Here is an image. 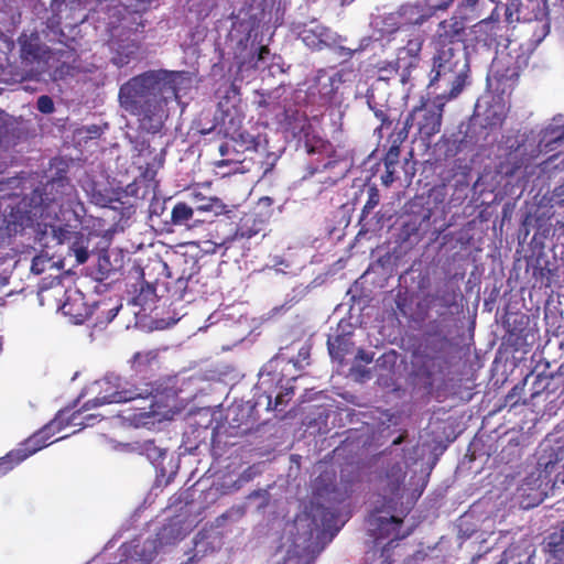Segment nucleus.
I'll return each instance as SVG.
<instances>
[{
    "label": "nucleus",
    "mask_w": 564,
    "mask_h": 564,
    "mask_svg": "<svg viewBox=\"0 0 564 564\" xmlns=\"http://www.w3.org/2000/svg\"><path fill=\"white\" fill-rule=\"evenodd\" d=\"M466 36V24L456 15L441 21L434 35V47H462Z\"/></svg>",
    "instance_id": "nucleus-9"
},
{
    "label": "nucleus",
    "mask_w": 564,
    "mask_h": 564,
    "mask_svg": "<svg viewBox=\"0 0 564 564\" xmlns=\"http://www.w3.org/2000/svg\"><path fill=\"white\" fill-rule=\"evenodd\" d=\"M139 50L140 44L134 41L120 45L117 50L116 55L112 57V63L118 67H123L128 65L131 61L138 58Z\"/></svg>",
    "instance_id": "nucleus-21"
},
{
    "label": "nucleus",
    "mask_w": 564,
    "mask_h": 564,
    "mask_svg": "<svg viewBox=\"0 0 564 564\" xmlns=\"http://www.w3.org/2000/svg\"><path fill=\"white\" fill-rule=\"evenodd\" d=\"M372 354H368L364 349H359L356 355V359L361 360L366 364H370L372 361Z\"/></svg>",
    "instance_id": "nucleus-55"
},
{
    "label": "nucleus",
    "mask_w": 564,
    "mask_h": 564,
    "mask_svg": "<svg viewBox=\"0 0 564 564\" xmlns=\"http://www.w3.org/2000/svg\"><path fill=\"white\" fill-rule=\"evenodd\" d=\"M496 10L497 8L488 18L481 19L471 26L470 31L476 43L485 46L499 44L498 37L500 36L499 32L501 31V25L499 14L496 13Z\"/></svg>",
    "instance_id": "nucleus-11"
},
{
    "label": "nucleus",
    "mask_w": 564,
    "mask_h": 564,
    "mask_svg": "<svg viewBox=\"0 0 564 564\" xmlns=\"http://www.w3.org/2000/svg\"><path fill=\"white\" fill-rule=\"evenodd\" d=\"M194 209L186 203H177L171 213V220L176 226H187L193 218Z\"/></svg>",
    "instance_id": "nucleus-26"
},
{
    "label": "nucleus",
    "mask_w": 564,
    "mask_h": 564,
    "mask_svg": "<svg viewBox=\"0 0 564 564\" xmlns=\"http://www.w3.org/2000/svg\"><path fill=\"white\" fill-rule=\"evenodd\" d=\"M370 108L373 110V113L378 120H380V126L376 129V132L379 134L380 138H382V130L384 128H390L393 120L390 118L388 110L382 108H375L370 106Z\"/></svg>",
    "instance_id": "nucleus-40"
},
{
    "label": "nucleus",
    "mask_w": 564,
    "mask_h": 564,
    "mask_svg": "<svg viewBox=\"0 0 564 564\" xmlns=\"http://www.w3.org/2000/svg\"><path fill=\"white\" fill-rule=\"evenodd\" d=\"M158 361L155 350L138 351L130 359V367L135 377L145 380L153 370V365Z\"/></svg>",
    "instance_id": "nucleus-17"
},
{
    "label": "nucleus",
    "mask_w": 564,
    "mask_h": 564,
    "mask_svg": "<svg viewBox=\"0 0 564 564\" xmlns=\"http://www.w3.org/2000/svg\"><path fill=\"white\" fill-rule=\"evenodd\" d=\"M159 208L163 209L162 204L159 200L152 202L150 205V213L159 215Z\"/></svg>",
    "instance_id": "nucleus-57"
},
{
    "label": "nucleus",
    "mask_w": 564,
    "mask_h": 564,
    "mask_svg": "<svg viewBox=\"0 0 564 564\" xmlns=\"http://www.w3.org/2000/svg\"><path fill=\"white\" fill-rule=\"evenodd\" d=\"M546 547L554 558H564V528L549 535Z\"/></svg>",
    "instance_id": "nucleus-25"
},
{
    "label": "nucleus",
    "mask_w": 564,
    "mask_h": 564,
    "mask_svg": "<svg viewBox=\"0 0 564 564\" xmlns=\"http://www.w3.org/2000/svg\"><path fill=\"white\" fill-rule=\"evenodd\" d=\"M564 141V117L553 118L552 122L544 129L543 135L536 150L541 152H552L558 148Z\"/></svg>",
    "instance_id": "nucleus-14"
},
{
    "label": "nucleus",
    "mask_w": 564,
    "mask_h": 564,
    "mask_svg": "<svg viewBox=\"0 0 564 564\" xmlns=\"http://www.w3.org/2000/svg\"><path fill=\"white\" fill-rule=\"evenodd\" d=\"M388 143H389V149L384 155L383 162H384V166L387 169H390L391 165H397L399 162L401 145L393 143V142H388Z\"/></svg>",
    "instance_id": "nucleus-42"
},
{
    "label": "nucleus",
    "mask_w": 564,
    "mask_h": 564,
    "mask_svg": "<svg viewBox=\"0 0 564 564\" xmlns=\"http://www.w3.org/2000/svg\"><path fill=\"white\" fill-rule=\"evenodd\" d=\"M530 375H528L522 382L516 384L510 392L505 398V405H509L510 408H514L520 403L521 394L524 391V388L529 381Z\"/></svg>",
    "instance_id": "nucleus-34"
},
{
    "label": "nucleus",
    "mask_w": 564,
    "mask_h": 564,
    "mask_svg": "<svg viewBox=\"0 0 564 564\" xmlns=\"http://www.w3.org/2000/svg\"><path fill=\"white\" fill-rule=\"evenodd\" d=\"M90 199L98 206H107L112 202L109 195L104 194L101 191L96 189L95 187L90 192Z\"/></svg>",
    "instance_id": "nucleus-46"
},
{
    "label": "nucleus",
    "mask_w": 564,
    "mask_h": 564,
    "mask_svg": "<svg viewBox=\"0 0 564 564\" xmlns=\"http://www.w3.org/2000/svg\"><path fill=\"white\" fill-rule=\"evenodd\" d=\"M48 263H50V259H47L43 256H36L32 260L31 271L34 274H42L46 270V267Z\"/></svg>",
    "instance_id": "nucleus-45"
},
{
    "label": "nucleus",
    "mask_w": 564,
    "mask_h": 564,
    "mask_svg": "<svg viewBox=\"0 0 564 564\" xmlns=\"http://www.w3.org/2000/svg\"><path fill=\"white\" fill-rule=\"evenodd\" d=\"M506 119L505 106L496 104L489 106L485 111L484 127L489 129L499 128Z\"/></svg>",
    "instance_id": "nucleus-24"
},
{
    "label": "nucleus",
    "mask_w": 564,
    "mask_h": 564,
    "mask_svg": "<svg viewBox=\"0 0 564 564\" xmlns=\"http://www.w3.org/2000/svg\"><path fill=\"white\" fill-rule=\"evenodd\" d=\"M437 372H442V366L438 358L429 355L423 356L422 364L419 367V373L426 379L432 380Z\"/></svg>",
    "instance_id": "nucleus-29"
},
{
    "label": "nucleus",
    "mask_w": 564,
    "mask_h": 564,
    "mask_svg": "<svg viewBox=\"0 0 564 564\" xmlns=\"http://www.w3.org/2000/svg\"><path fill=\"white\" fill-rule=\"evenodd\" d=\"M36 108L40 112L50 115L54 111V101L47 95H42L37 98Z\"/></svg>",
    "instance_id": "nucleus-44"
},
{
    "label": "nucleus",
    "mask_w": 564,
    "mask_h": 564,
    "mask_svg": "<svg viewBox=\"0 0 564 564\" xmlns=\"http://www.w3.org/2000/svg\"><path fill=\"white\" fill-rule=\"evenodd\" d=\"M552 169L564 171V150L550 155L546 160L541 162V174Z\"/></svg>",
    "instance_id": "nucleus-33"
},
{
    "label": "nucleus",
    "mask_w": 564,
    "mask_h": 564,
    "mask_svg": "<svg viewBox=\"0 0 564 564\" xmlns=\"http://www.w3.org/2000/svg\"><path fill=\"white\" fill-rule=\"evenodd\" d=\"M257 110L260 115H264L265 110L270 112L276 111V105L269 100V96L265 94H259V99L254 101Z\"/></svg>",
    "instance_id": "nucleus-43"
},
{
    "label": "nucleus",
    "mask_w": 564,
    "mask_h": 564,
    "mask_svg": "<svg viewBox=\"0 0 564 564\" xmlns=\"http://www.w3.org/2000/svg\"><path fill=\"white\" fill-rule=\"evenodd\" d=\"M158 414L155 409V402L151 400L148 408H142L139 412L133 413L130 416V421L135 425H147L152 422V419Z\"/></svg>",
    "instance_id": "nucleus-30"
},
{
    "label": "nucleus",
    "mask_w": 564,
    "mask_h": 564,
    "mask_svg": "<svg viewBox=\"0 0 564 564\" xmlns=\"http://www.w3.org/2000/svg\"><path fill=\"white\" fill-rule=\"evenodd\" d=\"M151 3V0H137V11H145Z\"/></svg>",
    "instance_id": "nucleus-56"
},
{
    "label": "nucleus",
    "mask_w": 564,
    "mask_h": 564,
    "mask_svg": "<svg viewBox=\"0 0 564 564\" xmlns=\"http://www.w3.org/2000/svg\"><path fill=\"white\" fill-rule=\"evenodd\" d=\"M373 522L371 524L376 525V529L379 531L377 534V539L388 538L393 535L394 539H399V530L403 523L402 519L391 516L389 518L386 517H373Z\"/></svg>",
    "instance_id": "nucleus-19"
},
{
    "label": "nucleus",
    "mask_w": 564,
    "mask_h": 564,
    "mask_svg": "<svg viewBox=\"0 0 564 564\" xmlns=\"http://www.w3.org/2000/svg\"><path fill=\"white\" fill-rule=\"evenodd\" d=\"M228 164V160H220L216 163L217 166H225Z\"/></svg>",
    "instance_id": "nucleus-64"
},
{
    "label": "nucleus",
    "mask_w": 564,
    "mask_h": 564,
    "mask_svg": "<svg viewBox=\"0 0 564 564\" xmlns=\"http://www.w3.org/2000/svg\"><path fill=\"white\" fill-rule=\"evenodd\" d=\"M310 358V347L304 346L302 347L299 352L295 360V365H300L302 361H306Z\"/></svg>",
    "instance_id": "nucleus-54"
},
{
    "label": "nucleus",
    "mask_w": 564,
    "mask_h": 564,
    "mask_svg": "<svg viewBox=\"0 0 564 564\" xmlns=\"http://www.w3.org/2000/svg\"><path fill=\"white\" fill-rule=\"evenodd\" d=\"M270 53V50L268 46H259L257 48V54L256 55H252V58L251 61L253 62V67H258V63L260 61H263L267 55H269Z\"/></svg>",
    "instance_id": "nucleus-51"
},
{
    "label": "nucleus",
    "mask_w": 564,
    "mask_h": 564,
    "mask_svg": "<svg viewBox=\"0 0 564 564\" xmlns=\"http://www.w3.org/2000/svg\"><path fill=\"white\" fill-rule=\"evenodd\" d=\"M155 296V289L153 285L147 283L145 286L141 288L140 294L137 296V303L143 305L148 300H152Z\"/></svg>",
    "instance_id": "nucleus-47"
},
{
    "label": "nucleus",
    "mask_w": 564,
    "mask_h": 564,
    "mask_svg": "<svg viewBox=\"0 0 564 564\" xmlns=\"http://www.w3.org/2000/svg\"><path fill=\"white\" fill-rule=\"evenodd\" d=\"M291 394H293V388H286L284 393L279 392L275 395L273 409H276L278 406L282 405L285 402L284 397H290Z\"/></svg>",
    "instance_id": "nucleus-53"
},
{
    "label": "nucleus",
    "mask_w": 564,
    "mask_h": 564,
    "mask_svg": "<svg viewBox=\"0 0 564 564\" xmlns=\"http://www.w3.org/2000/svg\"><path fill=\"white\" fill-rule=\"evenodd\" d=\"M118 564H148L142 554L134 551L133 554L127 555L124 558L120 560Z\"/></svg>",
    "instance_id": "nucleus-50"
},
{
    "label": "nucleus",
    "mask_w": 564,
    "mask_h": 564,
    "mask_svg": "<svg viewBox=\"0 0 564 564\" xmlns=\"http://www.w3.org/2000/svg\"><path fill=\"white\" fill-rule=\"evenodd\" d=\"M176 74L166 69H151L131 77L119 88L120 106L137 117L148 132H159L167 117V95H176Z\"/></svg>",
    "instance_id": "nucleus-2"
},
{
    "label": "nucleus",
    "mask_w": 564,
    "mask_h": 564,
    "mask_svg": "<svg viewBox=\"0 0 564 564\" xmlns=\"http://www.w3.org/2000/svg\"><path fill=\"white\" fill-rule=\"evenodd\" d=\"M378 77L381 80H389L397 75L400 76L399 69L397 68L395 61H384L378 64Z\"/></svg>",
    "instance_id": "nucleus-36"
},
{
    "label": "nucleus",
    "mask_w": 564,
    "mask_h": 564,
    "mask_svg": "<svg viewBox=\"0 0 564 564\" xmlns=\"http://www.w3.org/2000/svg\"><path fill=\"white\" fill-rule=\"evenodd\" d=\"M99 392L93 402L94 406L124 403L137 399L154 398L159 391L158 384L153 381H144L141 384L131 383L124 378L108 373L97 382Z\"/></svg>",
    "instance_id": "nucleus-6"
},
{
    "label": "nucleus",
    "mask_w": 564,
    "mask_h": 564,
    "mask_svg": "<svg viewBox=\"0 0 564 564\" xmlns=\"http://www.w3.org/2000/svg\"><path fill=\"white\" fill-rule=\"evenodd\" d=\"M57 215L58 216L56 218L51 220V224L48 226L53 227V221H55V220H59V221L64 223V227H58L57 229H53L55 232V236L57 237L59 242L70 240L72 238L77 239L78 232L75 231L74 229H76L78 226L82 225V220H83L85 214L83 216H80L78 218V220L72 219L70 221H66V220L62 219V213L58 212ZM77 245H78V242L76 240L73 243V250L75 252L76 260L78 263H85L89 256L88 249H87V247L77 246Z\"/></svg>",
    "instance_id": "nucleus-12"
},
{
    "label": "nucleus",
    "mask_w": 564,
    "mask_h": 564,
    "mask_svg": "<svg viewBox=\"0 0 564 564\" xmlns=\"http://www.w3.org/2000/svg\"><path fill=\"white\" fill-rule=\"evenodd\" d=\"M283 119H281L284 124L291 130H300L302 131L305 127L307 118L304 112L299 110H288L284 109L282 112Z\"/></svg>",
    "instance_id": "nucleus-28"
},
{
    "label": "nucleus",
    "mask_w": 564,
    "mask_h": 564,
    "mask_svg": "<svg viewBox=\"0 0 564 564\" xmlns=\"http://www.w3.org/2000/svg\"><path fill=\"white\" fill-rule=\"evenodd\" d=\"M155 174H156V171L152 170L150 167V165H148L147 169H145V172H144V176L145 177H150L152 180V178H154Z\"/></svg>",
    "instance_id": "nucleus-59"
},
{
    "label": "nucleus",
    "mask_w": 564,
    "mask_h": 564,
    "mask_svg": "<svg viewBox=\"0 0 564 564\" xmlns=\"http://www.w3.org/2000/svg\"><path fill=\"white\" fill-rule=\"evenodd\" d=\"M246 509L243 506H234L226 512H224L219 518L223 520L231 519L238 520L243 517Z\"/></svg>",
    "instance_id": "nucleus-48"
},
{
    "label": "nucleus",
    "mask_w": 564,
    "mask_h": 564,
    "mask_svg": "<svg viewBox=\"0 0 564 564\" xmlns=\"http://www.w3.org/2000/svg\"><path fill=\"white\" fill-rule=\"evenodd\" d=\"M66 2V0H52V6H62Z\"/></svg>",
    "instance_id": "nucleus-62"
},
{
    "label": "nucleus",
    "mask_w": 564,
    "mask_h": 564,
    "mask_svg": "<svg viewBox=\"0 0 564 564\" xmlns=\"http://www.w3.org/2000/svg\"><path fill=\"white\" fill-rule=\"evenodd\" d=\"M94 419L95 417L93 415H86L84 417L80 410L70 411L65 409L58 411L51 422L25 440L17 449L11 451L4 457L0 458V474H7L14 466L40 449L46 447L53 442L64 438L65 436H62L55 441H50L52 436L61 432L63 429L67 426H79L82 429L89 425L88 421Z\"/></svg>",
    "instance_id": "nucleus-3"
},
{
    "label": "nucleus",
    "mask_w": 564,
    "mask_h": 564,
    "mask_svg": "<svg viewBox=\"0 0 564 564\" xmlns=\"http://www.w3.org/2000/svg\"><path fill=\"white\" fill-rule=\"evenodd\" d=\"M444 104L436 100H422L408 115L411 126L416 128V134L423 140H430L441 131Z\"/></svg>",
    "instance_id": "nucleus-8"
},
{
    "label": "nucleus",
    "mask_w": 564,
    "mask_h": 564,
    "mask_svg": "<svg viewBox=\"0 0 564 564\" xmlns=\"http://www.w3.org/2000/svg\"><path fill=\"white\" fill-rule=\"evenodd\" d=\"M554 467H555V462H553V460H549L547 463H545V464H544V470H543V473L547 474V473H550Z\"/></svg>",
    "instance_id": "nucleus-58"
},
{
    "label": "nucleus",
    "mask_w": 564,
    "mask_h": 564,
    "mask_svg": "<svg viewBox=\"0 0 564 564\" xmlns=\"http://www.w3.org/2000/svg\"><path fill=\"white\" fill-rule=\"evenodd\" d=\"M387 477L392 479L389 484V491L391 494H395L399 491L404 480L405 474L402 470L401 465L397 463L389 469V471L387 473Z\"/></svg>",
    "instance_id": "nucleus-31"
},
{
    "label": "nucleus",
    "mask_w": 564,
    "mask_h": 564,
    "mask_svg": "<svg viewBox=\"0 0 564 564\" xmlns=\"http://www.w3.org/2000/svg\"><path fill=\"white\" fill-rule=\"evenodd\" d=\"M329 354L333 358L343 359L346 350L344 349V346L346 345V339L343 336H336L335 339L332 341L328 339L327 341Z\"/></svg>",
    "instance_id": "nucleus-38"
},
{
    "label": "nucleus",
    "mask_w": 564,
    "mask_h": 564,
    "mask_svg": "<svg viewBox=\"0 0 564 564\" xmlns=\"http://www.w3.org/2000/svg\"><path fill=\"white\" fill-rule=\"evenodd\" d=\"M395 165H391L390 169L386 167L384 174L381 176L382 184L389 186L394 181Z\"/></svg>",
    "instance_id": "nucleus-52"
},
{
    "label": "nucleus",
    "mask_w": 564,
    "mask_h": 564,
    "mask_svg": "<svg viewBox=\"0 0 564 564\" xmlns=\"http://www.w3.org/2000/svg\"><path fill=\"white\" fill-rule=\"evenodd\" d=\"M510 59L511 58H508V61H505V58H495L490 66L489 76L500 83L516 77L518 75L517 72L507 66Z\"/></svg>",
    "instance_id": "nucleus-22"
},
{
    "label": "nucleus",
    "mask_w": 564,
    "mask_h": 564,
    "mask_svg": "<svg viewBox=\"0 0 564 564\" xmlns=\"http://www.w3.org/2000/svg\"><path fill=\"white\" fill-rule=\"evenodd\" d=\"M520 1L512 0L511 2L506 4L505 9V21L508 24H513L520 22Z\"/></svg>",
    "instance_id": "nucleus-39"
},
{
    "label": "nucleus",
    "mask_w": 564,
    "mask_h": 564,
    "mask_svg": "<svg viewBox=\"0 0 564 564\" xmlns=\"http://www.w3.org/2000/svg\"><path fill=\"white\" fill-rule=\"evenodd\" d=\"M424 41V35L421 32H415L411 34L405 45L398 48L397 54L414 59H421Z\"/></svg>",
    "instance_id": "nucleus-20"
},
{
    "label": "nucleus",
    "mask_w": 564,
    "mask_h": 564,
    "mask_svg": "<svg viewBox=\"0 0 564 564\" xmlns=\"http://www.w3.org/2000/svg\"><path fill=\"white\" fill-rule=\"evenodd\" d=\"M216 95L219 98V106L224 107L231 100H239L240 87L234 82L225 83L218 87Z\"/></svg>",
    "instance_id": "nucleus-27"
},
{
    "label": "nucleus",
    "mask_w": 564,
    "mask_h": 564,
    "mask_svg": "<svg viewBox=\"0 0 564 564\" xmlns=\"http://www.w3.org/2000/svg\"><path fill=\"white\" fill-rule=\"evenodd\" d=\"M541 150L527 142L518 143L517 147L511 145L506 152L498 158L496 166L497 173L502 177L516 178L517 183L523 185L534 182V176H541V162L538 158Z\"/></svg>",
    "instance_id": "nucleus-5"
},
{
    "label": "nucleus",
    "mask_w": 564,
    "mask_h": 564,
    "mask_svg": "<svg viewBox=\"0 0 564 564\" xmlns=\"http://www.w3.org/2000/svg\"><path fill=\"white\" fill-rule=\"evenodd\" d=\"M58 212L66 221L78 220L86 214L76 187L67 177L53 178L45 185L43 193L34 191L30 198L20 200L11 207L4 221L9 231L19 232L28 227H47L58 216Z\"/></svg>",
    "instance_id": "nucleus-1"
},
{
    "label": "nucleus",
    "mask_w": 564,
    "mask_h": 564,
    "mask_svg": "<svg viewBox=\"0 0 564 564\" xmlns=\"http://www.w3.org/2000/svg\"><path fill=\"white\" fill-rule=\"evenodd\" d=\"M297 36L312 51H322L335 43V33L317 20L297 26Z\"/></svg>",
    "instance_id": "nucleus-10"
},
{
    "label": "nucleus",
    "mask_w": 564,
    "mask_h": 564,
    "mask_svg": "<svg viewBox=\"0 0 564 564\" xmlns=\"http://www.w3.org/2000/svg\"><path fill=\"white\" fill-rule=\"evenodd\" d=\"M281 0H260L259 7L261 8L263 17L268 13L271 14L273 10L279 11Z\"/></svg>",
    "instance_id": "nucleus-49"
},
{
    "label": "nucleus",
    "mask_w": 564,
    "mask_h": 564,
    "mask_svg": "<svg viewBox=\"0 0 564 564\" xmlns=\"http://www.w3.org/2000/svg\"><path fill=\"white\" fill-rule=\"evenodd\" d=\"M118 267L110 263V257L108 254L99 256L98 258V273L100 279H111L118 271Z\"/></svg>",
    "instance_id": "nucleus-35"
},
{
    "label": "nucleus",
    "mask_w": 564,
    "mask_h": 564,
    "mask_svg": "<svg viewBox=\"0 0 564 564\" xmlns=\"http://www.w3.org/2000/svg\"><path fill=\"white\" fill-rule=\"evenodd\" d=\"M231 421H232V423H236L235 426H237V427H241L245 424L243 421H239L236 417H234ZM246 425H248L247 422H246Z\"/></svg>",
    "instance_id": "nucleus-61"
},
{
    "label": "nucleus",
    "mask_w": 564,
    "mask_h": 564,
    "mask_svg": "<svg viewBox=\"0 0 564 564\" xmlns=\"http://www.w3.org/2000/svg\"><path fill=\"white\" fill-rule=\"evenodd\" d=\"M434 48L429 86L443 80L449 86L448 98H456L463 91L468 78L467 54L463 47Z\"/></svg>",
    "instance_id": "nucleus-4"
},
{
    "label": "nucleus",
    "mask_w": 564,
    "mask_h": 564,
    "mask_svg": "<svg viewBox=\"0 0 564 564\" xmlns=\"http://www.w3.org/2000/svg\"><path fill=\"white\" fill-rule=\"evenodd\" d=\"M191 196L195 209L198 212H210L215 215H219L226 212V205L218 197H207L199 191H193Z\"/></svg>",
    "instance_id": "nucleus-18"
},
{
    "label": "nucleus",
    "mask_w": 564,
    "mask_h": 564,
    "mask_svg": "<svg viewBox=\"0 0 564 564\" xmlns=\"http://www.w3.org/2000/svg\"><path fill=\"white\" fill-rule=\"evenodd\" d=\"M262 230L263 221L261 219H258L254 215H245L235 227L232 234L216 243L230 248L235 241L250 239Z\"/></svg>",
    "instance_id": "nucleus-13"
},
{
    "label": "nucleus",
    "mask_w": 564,
    "mask_h": 564,
    "mask_svg": "<svg viewBox=\"0 0 564 564\" xmlns=\"http://www.w3.org/2000/svg\"><path fill=\"white\" fill-rule=\"evenodd\" d=\"M199 268L196 262L192 263L191 270L186 273L185 270L176 278L172 285L167 286V291L171 292L172 297L175 300H185L186 295L193 292V284L197 283L195 279L198 274Z\"/></svg>",
    "instance_id": "nucleus-15"
},
{
    "label": "nucleus",
    "mask_w": 564,
    "mask_h": 564,
    "mask_svg": "<svg viewBox=\"0 0 564 564\" xmlns=\"http://www.w3.org/2000/svg\"><path fill=\"white\" fill-rule=\"evenodd\" d=\"M380 193L377 186L372 185L368 188V198L361 210L360 220L367 218V216L379 205Z\"/></svg>",
    "instance_id": "nucleus-32"
},
{
    "label": "nucleus",
    "mask_w": 564,
    "mask_h": 564,
    "mask_svg": "<svg viewBox=\"0 0 564 564\" xmlns=\"http://www.w3.org/2000/svg\"><path fill=\"white\" fill-rule=\"evenodd\" d=\"M22 51H23V52H25V53H28V54H31V55H33V56H36V53H35V52H33L32 50H28V48L25 47V45H23Z\"/></svg>",
    "instance_id": "nucleus-63"
},
{
    "label": "nucleus",
    "mask_w": 564,
    "mask_h": 564,
    "mask_svg": "<svg viewBox=\"0 0 564 564\" xmlns=\"http://www.w3.org/2000/svg\"><path fill=\"white\" fill-rule=\"evenodd\" d=\"M394 61L397 68L399 69L400 73V82L403 85H406L412 78L413 70H415L419 67L421 59H414L408 56L397 54Z\"/></svg>",
    "instance_id": "nucleus-23"
},
{
    "label": "nucleus",
    "mask_w": 564,
    "mask_h": 564,
    "mask_svg": "<svg viewBox=\"0 0 564 564\" xmlns=\"http://www.w3.org/2000/svg\"><path fill=\"white\" fill-rule=\"evenodd\" d=\"M121 305L109 307L105 301L88 305L82 292L75 291L67 295L61 306L65 316L69 317L73 324L80 325L86 321L94 318V324H108L117 316Z\"/></svg>",
    "instance_id": "nucleus-7"
},
{
    "label": "nucleus",
    "mask_w": 564,
    "mask_h": 564,
    "mask_svg": "<svg viewBox=\"0 0 564 564\" xmlns=\"http://www.w3.org/2000/svg\"><path fill=\"white\" fill-rule=\"evenodd\" d=\"M413 126H411V122H409V119L406 117L403 127L398 131L392 132L388 138V142H393L399 145H402V143L408 139L409 130Z\"/></svg>",
    "instance_id": "nucleus-41"
},
{
    "label": "nucleus",
    "mask_w": 564,
    "mask_h": 564,
    "mask_svg": "<svg viewBox=\"0 0 564 564\" xmlns=\"http://www.w3.org/2000/svg\"><path fill=\"white\" fill-rule=\"evenodd\" d=\"M229 152V145L227 143H223L219 145V153L225 156Z\"/></svg>",
    "instance_id": "nucleus-60"
},
{
    "label": "nucleus",
    "mask_w": 564,
    "mask_h": 564,
    "mask_svg": "<svg viewBox=\"0 0 564 564\" xmlns=\"http://www.w3.org/2000/svg\"><path fill=\"white\" fill-rule=\"evenodd\" d=\"M436 11H433L429 7V11H426L423 6L419 3H405L402 4L398 10V15L400 22L405 25H421L426 20L430 19L432 14Z\"/></svg>",
    "instance_id": "nucleus-16"
},
{
    "label": "nucleus",
    "mask_w": 564,
    "mask_h": 564,
    "mask_svg": "<svg viewBox=\"0 0 564 564\" xmlns=\"http://www.w3.org/2000/svg\"><path fill=\"white\" fill-rule=\"evenodd\" d=\"M552 377L551 376H547V375H544V373H539L534 377V380L532 382V387H531V393H530V399L533 400L535 399L536 397H539L545 389H547L549 384H550V381H551Z\"/></svg>",
    "instance_id": "nucleus-37"
}]
</instances>
